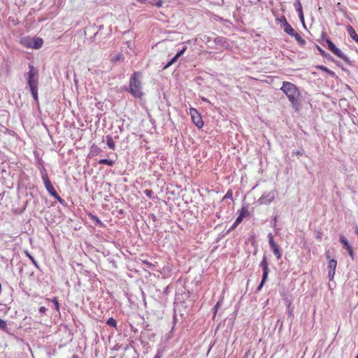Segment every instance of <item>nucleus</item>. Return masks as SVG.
I'll return each instance as SVG.
<instances>
[{
    "label": "nucleus",
    "instance_id": "1",
    "mask_svg": "<svg viewBox=\"0 0 358 358\" xmlns=\"http://www.w3.org/2000/svg\"><path fill=\"white\" fill-rule=\"evenodd\" d=\"M280 90L286 95L292 108L298 111L301 103V93L299 87L291 82L284 81Z\"/></svg>",
    "mask_w": 358,
    "mask_h": 358
},
{
    "label": "nucleus",
    "instance_id": "2",
    "mask_svg": "<svg viewBox=\"0 0 358 358\" xmlns=\"http://www.w3.org/2000/svg\"><path fill=\"white\" fill-rule=\"evenodd\" d=\"M142 76V73L140 71H135L133 73L129 80L130 93L136 98H141L143 95L142 84L140 78Z\"/></svg>",
    "mask_w": 358,
    "mask_h": 358
},
{
    "label": "nucleus",
    "instance_id": "3",
    "mask_svg": "<svg viewBox=\"0 0 358 358\" xmlns=\"http://www.w3.org/2000/svg\"><path fill=\"white\" fill-rule=\"evenodd\" d=\"M41 178L48 193L62 203L63 202V199L55 189L54 187L51 183L50 180L49 179L48 173L46 170L44 169L41 171Z\"/></svg>",
    "mask_w": 358,
    "mask_h": 358
},
{
    "label": "nucleus",
    "instance_id": "4",
    "mask_svg": "<svg viewBox=\"0 0 358 358\" xmlns=\"http://www.w3.org/2000/svg\"><path fill=\"white\" fill-rule=\"evenodd\" d=\"M38 70L31 64H29V71L27 73V84L30 87H38Z\"/></svg>",
    "mask_w": 358,
    "mask_h": 358
},
{
    "label": "nucleus",
    "instance_id": "5",
    "mask_svg": "<svg viewBox=\"0 0 358 358\" xmlns=\"http://www.w3.org/2000/svg\"><path fill=\"white\" fill-rule=\"evenodd\" d=\"M260 266L262 268L263 270V275H262V280L261 283L257 287V290L259 291L264 286L265 282L266 281L268 278V275L269 273V268H268V262L267 261V258L266 256H264L262 258V260L260 263Z\"/></svg>",
    "mask_w": 358,
    "mask_h": 358
},
{
    "label": "nucleus",
    "instance_id": "6",
    "mask_svg": "<svg viewBox=\"0 0 358 358\" xmlns=\"http://www.w3.org/2000/svg\"><path fill=\"white\" fill-rule=\"evenodd\" d=\"M326 43L328 45L329 50L335 55L346 62H349L348 57L339 48H338L330 39H327Z\"/></svg>",
    "mask_w": 358,
    "mask_h": 358
},
{
    "label": "nucleus",
    "instance_id": "7",
    "mask_svg": "<svg viewBox=\"0 0 358 358\" xmlns=\"http://www.w3.org/2000/svg\"><path fill=\"white\" fill-rule=\"evenodd\" d=\"M268 243L269 245L275 256L277 259H280L282 257V253L280 252V250L279 248V246L275 243L274 241L273 236L272 234H268Z\"/></svg>",
    "mask_w": 358,
    "mask_h": 358
},
{
    "label": "nucleus",
    "instance_id": "8",
    "mask_svg": "<svg viewBox=\"0 0 358 358\" xmlns=\"http://www.w3.org/2000/svg\"><path fill=\"white\" fill-rule=\"evenodd\" d=\"M189 114L191 115L193 123L198 128H201L203 126V122L199 112L195 108H191L189 109Z\"/></svg>",
    "mask_w": 358,
    "mask_h": 358
},
{
    "label": "nucleus",
    "instance_id": "9",
    "mask_svg": "<svg viewBox=\"0 0 358 358\" xmlns=\"http://www.w3.org/2000/svg\"><path fill=\"white\" fill-rule=\"evenodd\" d=\"M337 262L335 259H330L328 263L329 275L332 279L335 274Z\"/></svg>",
    "mask_w": 358,
    "mask_h": 358
},
{
    "label": "nucleus",
    "instance_id": "10",
    "mask_svg": "<svg viewBox=\"0 0 358 358\" xmlns=\"http://www.w3.org/2000/svg\"><path fill=\"white\" fill-rule=\"evenodd\" d=\"M249 215L248 209L246 206H243L240 210H238V215L236 218L237 222H242L243 218Z\"/></svg>",
    "mask_w": 358,
    "mask_h": 358
},
{
    "label": "nucleus",
    "instance_id": "11",
    "mask_svg": "<svg viewBox=\"0 0 358 358\" xmlns=\"http://www.w3.org/2000/svg\"><path fill=\"white\" fill-rule=\"evenodd\" d=\"M274 195L273 194L269 193L267 195H262V197L259 199V201L261 203L267 204L270 203L274 200Z\"/></svg>",
    "mask_w": 358,
    "mask_h": 358
},
{
    "label": "nucleus",
    "instance_id": "12",
    "mask_svg": "<svg viewBox=\"0 0 358 358\" xmlns=\"http://www.w3.org/2000/svg\"><path fill=\"white\" fill-rule=\"evenodd\" d=\"M347 30L350 37L358 43V35L357 34L355 29L352 26L348 25L347 27Z\"/></svg>",
    "mask_w": 358,
    "mask_h": 358
},
{
    "label": "nucleus",
    "instance_id": "13",
    "mask_svg": "<svg viewBox=\"0 0 358 358\" xmlns=\"http://www.w3.org/2000/svg\"><path fill=\"white\" fill-rule=\"evenodd\" d=\"M284 31L290 36H292L296 32L292 27L287 22V20H285Z\"/></svg>",
    "mask_w": 358,
    "mask_h": 358
},
{
    "label": "nucleus",
    "instance_id": "14",
    "mask_svg": "<svg viewBox=\"0 0 358 358\" xmlns=\"http://www.w3.org/2000/svg\"><path fill=\"white\" fill-rule=\"evenodd\" d=\"M315 68L317 69H319V70H321L322 71H324L326 72L327 73H328L329 76H332V77H334L336 76L335 73L331 70H329V69H327L326 66H322V65H317L315 66Z\"/></svg>",
    "mask_w": 358,
    "mask_h": 358
},
{
    "label": "nucleus",
    "instance_id": "15",
    "mask_svg": "<svg viewBox=\"0 0 358 358\" xmlns=\"http://www.w3.org/2000/svg\"><path fill=\"white\" fill-rule=\"evenodd\" d=\"M43 39L41 38H36L34 39V45H31L34 49L40 48L43 45Z\"/></svg>",
    "mask_w": 358,
    "mask_h": 358
},
{
    "label": "nucleus",
    "instance_id": "16",
    "mask_svg": "<svg viewBox=\"0 0 358 358\" xmlns=\"http://www.w3.org/2000/svg\"><path fill=\"white\" fill-rule=\"evenodd\" d=\"M297 7H296V11L298 12L299 17L300 20L303 22L304 21V17H303V13L302 10V6L301 4V2L299 0L297 1Z\"/></svg>",
    "mask_w": 358,
    "mask_h": 358
},
{
    "label": "nucleus",
    "instance_id": "17",
    "mask_svg": "<svg viewBox=\"0 0 358 358\" xmlns=\"http://www.w3.org/2000/svg\"><path fill=\"white\" fill-rule=\"evenodd\" d=\"M292 36H294L295 40L298 42L299 44L303 45L306 44V41L301 36V35L295 32Z\"/></svg>",
    "mask_w": 358,
    "mask_h": 358
},
{
    "label": "nucleus",
    "instance_id": "18",
    "mask_svg": "<svg viewBox=\"0 0 358 358\" xmlns=\"http://www.w3.org/2000/svg\"><path fill=\"white\" fill-rule=\"evenodd\" d=\"M106 142H107V145L108 146L112 149V150H115V142L113 139V138L110 136H106Z\"/></svg>",
    "mask_w": 358,
    "mask_h": 358
},
{
    "label": "nucleus",
    "instance_id": "19",
    "mask_svg": "<svg viewBox=\"0 0 358 358\" xmlns=\"http://www.w3.org/2000/svg\"><path fill=\"white\" fill-rule=\"evenodd\" d=\"M30 91H31V93L32 94L34 99L36 101H38V87H30Z\"/></svg>",
    "mask_w": 358,
    "mask_h": 358
},
{
    "label": "nucleus",
    "instance_id": "20",
    "mask_svg": "<svg viewBox=\"0 0 358 358\" xmlns=\"http://www.w3.org/2000/svg\"><path fill=\"white\" fill-rule=\"evenodd\" d=\"M179 58L176 55L164 66V69H166L170 67L173 64H174L177 59Z\"/></svg>",
    "mask_w": 358,
    "mask_h": 358
},
{
    "label": "nucleus",
    "instance_id": "21",
    "mask_svg": "<svg viewBox=\"0 0 358 358\" xmlns=\"http://www.w3.org/2000/svg\"><path fill=\"white\" fill-rule=\"evenodd\" d=\"M99 164H106V165L112 166L114 164V162L112 160L107 159H102L99 161Z\"/></svg>",
    "mask_w": 358,
    "mask_h": 358
},
{
    "label": "nucleus",
    "instance_id": "22",
    "mask_svg": "<svg viewBox=\"0 0 358 358\" xmlns=\"http://www.w3.org/2000/svg\"><path fill=\"white\" fill-rule=\"evenodd\" d=\"M27 257L31 261V262L34 264V265L38 268V262L35 260V259L31 255V254L28 251H25L24 252Z\"/></svg>",
    "mask_w": 358,
    "mask_h": 358
},
{
    "label": "nucleus",
    "instance_id": "23",
    "mask_svg": "<svg viewBox=\"0 0 358 358\" xmlns=\"http://www.w3.org/2000/svg\"><path fill=\"white\" fill-rule=\"evenodd\" d=\"M106 324L109 326H111V327H113L115 328L117 327V322L116 320L113 318V317H110L107 321H106Z\"/></svg>",
    "mask_w": 358,
    "mask_h": 358
},
{
    "label": "nucleus",
    "instance_id": "24",
    "mask_svg": "<svg viewBox=\"0 0 358 358\" xmlns=\"http://www.w3.org/2000/svg\"><path fill=\"white\" fill-rule=\"evenodd\" d=\"M340 242L343 245V246L345 248V249L348 248V245H350L349 244L348 240L343 236H340Z\"/></svg>",
    "mask_w": 358,
    "mask_h": 358
},
{
    "label": "nucleus",
    "instance_id": "25",
    "mask_svg": "<svg viewBox=\"0 0 358 358\" xmlns=\"http://www.w3.org/2000/svg\"><path fill=\"white\" fill-rule=\"evenodd\" d=\"M123 58H124L123 55L121 53H119L111 59V62H116L117 61L122 60Z\"/></svg>",
    "mask_w": 358,
    "mask_h": 358
},
{
    "label": "nucleus",
    "instance_id": "26",
    "mask_svg": "<svg viewBox=\"0 0 358 358\" xmlns=\"http://www.w3.org/2000/svg\"><path fill=\"white\" fill-rule=\"evenodd\" d=\"M346 250L352 259H354V251L351 245H348V248H346Z\"/></svg>",
    "mask_w": 358,
    "mask_h": 358
},
{
    "label": "nucleus",
    "instance_id": "27",
    "mask_svg": "<svg viewBox=\"0 0 358 358\" xmlns=\"http://www.w3.org/2000/svg\"><path fill=\"white\" fill-rule=\"evenodd\" d=\"M233 199V192H232V190L229 189L227 192L226 194L224 195V196L223 197V199Z\"/></svg>",
    "mask_w": 358,
    "mask_h": 358
},
{
    "label": "nucleus",
    "instance_id": "28",
    "mask_svg": "<svg viewBox=\"0 0 358 358\" xmlns=\"http://www.w3.org/2000/svg\"><path fill=\"white\" fill-rule=\"evenodd\" d=\"M51 301L54 303L55 309L57 310V311H59V304L57 299L56 297H55Z\"/></svg>",
    "mask_w": 358,
    "mask_h": 358
},
{
    "label": "nucleus",
    "instance_id": "29",
    "mask_svg": "<svg viewBox=\"0 0 358 358\" xmlns=\"http://www.w3.org/2000/svg\"><path fill=\"white\" fill-rule=\"evenodd\" d=\"M6 327H7V324H6V321H4L0 318V329L4 330L6 329Z\"/></svg>",
    "mask_w": 358,
    "mask_h": 358
},
{
    "label": "nucleus",
    "instance_id": "30",
    "mask_svg": "<svg viewBox=\"0 0 358 358\" xmlns=\"http://www.w3.org/2000/svg\"><path fill=\"white\" fill-rule=\"evenodd\" d=\"M142 263L146 265L148 268H153L155 266L154 264L148 262V260L143 259L141 260Z\"/></svg>",
    "mask_w": 358,
    "mask_h": 358
},
{
    "label": "nucleus",
    "instance_id": "31",
    "mask_svg": "<svg viewBox=\"0 0 358 358\" xmlns=\"http://www.w3.org/2000/svg\"><path fill=\"white\" fill-rule=\"evenodd\" d=\"M144 193L149 198L151 199L152 197L153 192L151 189H147L144 190Z\"/></svg>",
    "mask_w": 358,
    "mask_h": 358
},
{
    "label": "nucleus",
    "instance_id": "32",
    "mask_svg": "<svg viewBox=\"0 0 358 358\" xmlns=\"http://www.w3.org/2000/svg\"><path fill=\"white\" fill-rule=\"evenodd\" d=\"M186 50H187V47H183V48H182V50H180V51L176 54V55H177L178 57H180V56H182V55L184 54V52L186 51Z\"/></svg>",
    "mask_w": 358,
    "mask_h": 358
},
{
    "label": "nucleus",
    "instance_id": "33",
    "mask_svg": "<svg viewBox=\"0 0 358 358\" xmlns=\"http://www.w3.org/2000/svg\"><path fill=\"white\" fill-rule=\"evenodd\" d=\"M186 50H187V47H183V48H182V50H180V51L176 54V55H177L178 57H180V56H182V55L184 54V52L186 51Z\"/></svg>",
    "mask_w": 358,
    "mask_h": 358
},
{
    "label": "nucleus",
    "instance_id": "34",
    "mask_svg": "<svg viewBox=\"0 0 358 358\" xmlns=\"http://www.w3.org/2000/svg\"><path fill=\"white\" fill-rule=\"evenodd\" d=\"M186 50H187V47H183V48H182V50H180V51L176 54V55H177L178 57H180V56H182V55L184 54V52L186 51Z\"/></svg>",
    "mask_w": 358,
    "mask_h": 358
},
{
    "label": "nucleus",
    "instance_id": "35",
    "mask_svg": "<svg viewBox=\"0 0 358 358\" xmlns=\"http://www.w3.org/2000/svg\"><path fill=\"white\" fill-rule=\"evenodd\" d=\"M219 306H220V303L217 302V304L214 307V309H215L214 315H216L217 309L219 308Z\"/></svg>",
    "mask_w": 358,
    "mask_h": 358
},
{
    "label": "nucleus",
    "instance_id": "36",
    "mask_svg": "<svg viewBox=\"0 0 358 358\" xmlns=\"http://www.w3.org/2000/svg\"><path fill=\"white\" fill-rule=\"evenodd\" d=\"M239 224H241V222H237V220H236V221L234 222V223L231 226V229H235Z\"/></svg>",
    "mask_w": 358,
    "mask_h": 358
},
{
    "label": "nucleus",
    "instance_id": "37",
    "mask_svg": "<svg viewBox=\"0 0 358 358\" xmlns=\"http://www.w3.org/2000/svg\"><path fill=\"white\" fill-rule=\"evenodd\" d=\"M157 8H160L162 6V1L159 0L157 1V3L155 4Z\"/></svg>",
    "mask_w": 358,
    "mask_h": 358
},
{
    "label": "nucleus",
    "instance_id": "38",
    "mask_svg": "<svg viewBox=\"0 0 358 358\" xmlns=\"http://www.w3.org/2000/svg\"><path fill=\"white\" fill-rule=\"evenodd\" d=\"M154 358H162L161 352H158L154 357Z\"/></svg>",
    "mask_w": 358,
    "mask_h": 358
},
{
    "label": "nucleus",
    "instance_id": "39",
    "mask_svg": "<svg viewBox=\"0 0 358 358\" xmlns=\"http://www.w3.org/2000/svg\"><path fill=\"white\" fill-rule=\"evenodd\" d=\"M285 20H286L285 16H282L280 19V22L284 24H285Z\"/></svg>",
    "mask_w": 358,
    "mask_h": 358
},
{
    "label": "nucleus",
    "instance_id": "40",
    "mask_svg": "<svg viewBox=\"0 0 358 358\" xmlns=\"http://www.w3.org/2000/svg\"><path fill=\"white\" fill-rule=\"evenodd\" d=\"M98 224H101V221L99 220L98 217H94Z\"/></svg>",
    "mask_w": 358,
    "mask_h": 358
},
{
    "label": "nucleus",
    "instance_id": "41",
    "mask_svg": "<svg viewBox=\"0 0 358 358\" xmlns=\"http://www.w3.org/2000/svg\"><path fill=\"white\" fill-rule=\"evenodd\" d=\"M4 194H5V192H3V193L0 194V198L3 197L4 196Z\"/></svg>",
    "mask_w": 358,
    "mask_h": 358
},
{
    "label": "nucleus",
    "instance_id": "42",
    "mask_svg": "<svg viewBox=\"0 0 358 358\" xmlns=\"http://www.w3.org/2000/svg\"><path fill=\"white\" fill-rule=\"evenodd\" d=\"M138 1L141 3H144L145 1V0H138Z\"/></svg>",
    "mask_w": 358,
    "mask_h": 358
},
{
    "label": "nucleus",
    "instance_id": "43",
    "mask_svg": "<svg viewBox=\"0 0 358 358\" xmlns=\"http://www.w3.org/2000/svg\"><path fill=\"white\" fill-rule=\"evenodd\" d=\"M296 154L297 155H301V152H300L299 151L296 152Z\"/></svg>",
    "mask_w": 358,
    "mask_h": 358
},
{
    "label": "nucleus",
    "instance_id": "44",
    "mask_svg": "<svg viewBox=\"0 0 358 358\" xmlns=\"http://www.w3.org/2000/svg\"><path fill=\"white\" fill-rule=\"evenodd\" d=\"M290 305H291V302H289V303H288V307H289V306H290Z\"/></svg>",
    "mask_w": 358,
    "mask_h": 358
}]
</instances>
